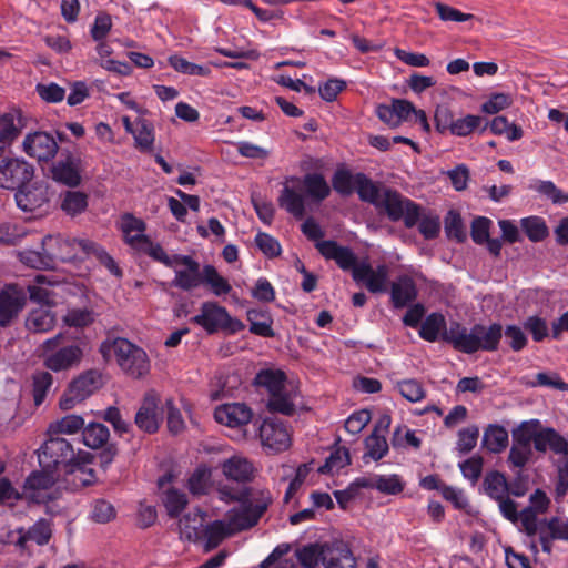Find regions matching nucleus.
Masks as SVG:
<instances>
[{
    "instance_id": "8",
    "label": "nucleus",
    "mask_w": 568,
    "mask_h": 568,
    "mask_svg": "<svg viewBox=\"0 0 568 568\" xmlns=\"http://www.w3.org/2000/svg\"><path fill=\"white\" fill-rule=\"evenodd\" d=\"M375 207L384 211L393 222L403 220L408 229L415 226L420 217V206L418 204L389 187H383L381 202Z\"/></svg>"
},
{
    "instance_id": "22",
    "label": "nucleus",
    "mask_w": 568,
    "mask_h": 568,
    "mask_svg": "<svg viewBox=\"0 0 568 568\" xmlns=\"http://www.w3.org/2000/svg\"><path fill=\"white\" fill-rule=\"evenodd\" d=\"M224 476L233 481L246 484L254 478L255 467L243 455L235 454L220 463Z\"/></svg>"
},
{
    "instance_id": "62",
    "label": "nucleus",
    "mask_w": 568,
    "mask_h": 568,
    "mask_svg": "<svg viewBox=\"0 0 568 568\" xmlns=\"http://www.w3.org/2000/svg\"><path fill=\"white\" fill-rule=\"evenodd\" d=\"M52 537L51 523L47 519H39L28 529V538L39 546L47 545Z\"/></svg>"
},
{
    "instance_id": "20",
    "label": "nucleus",
    "mask_w": 568,
    "mask_h": 568,
    "mask_svg": "<svg viewBox=\"0 0 568 568\" xmlns=\"http://www.w3.org/2000/svg\"><path fill=\"white\" fill-rule=\"evenodd\" d=\"M252 410L241 403L223 404L215 407V422L230 428H242L252 419Z\"/></svg>"
},
{
    "instance_id": "48",
    "label": "nucleus",
    "mask_w": 568,
    "mask_h": 568,
    "mask_svg": "<svg viewBox=\"0 0 568 568\" xmlns=\"http://www.w3.org/2000/svg\"><path fill=\"white\" fill-rule=\"evenodd\" d=\"M95 320L92 310L88 307L69 308L63 316V323L69 327L82 328L91 325Z\"/></svg>"
},
{
    "instance_id": "50",
    "label": "nucleus",
    "mask_w": 568,
    "mask_h": 568,
    "mask_svg": "<svg viewBox=\"0 0 568 568\" xmlns=\"http://www.w3.org/2000/svg\"><path fill=\"white\" fill-rule=\"evenodd\" d=\"M364 486L375 488L388 495H397L404 489V485L398 475L375 476L369 484H364Z\"/></svg>"
},
{
    "instance_id": "7",
    "label": "nucleus",
    "mask_w": 568,
    "mask_h": 568,
    "mask_svg": "<svg viewBox=\"0 0 568 568\" xmlns=\"http://www.w3.org/2000/svg\"><path fill=\"white\" fill-rule=\"evenodd\" d=\"M174 271L172 285L183 291H191L205 284H213V266L201 265L190 255L174 254L170 266Z\"/></svg>"
},
{
    "instance_id": "29",
    "label": "nucleus",
    "mask_w": 568,
    "mask_h": 568,
    "mask_svg": "<svg viewBox=\"0 0 568 568\" xmlns=\"http://www.w3.org/2000/svg\"><path fill=\"white\" fill-rule=\"evenodd\" d=\"M448 329L445 316L439 312H433L420 324L418 335L422 339L434 343L439 338L444 341Z\"/></svg>"
},
{
    "instance_id": "1",
    "label": "nucleus",
    "mask_w": 568,
    "mask_h": 568,
    "mask_svg": "<svg viewBox=\"0 0 568 568\" xmlns=\"http://www.w3.org/2000/svg\"><path fill=\"white\" fill-rule=\"evenodd\" d=\"M220 500L236 503L225 513L223 519H215V547L224 538L247 530L255 525L272 503L268 491H261L257 496H251L247 487L221 486L216 489Z\"/></svg>"
},
{
    "instance_id": "26",
    "label": "nucleus",
    "mask_w": 568,
    "mask_h": 568,
    "mask_svg": "<svg viewBox=\"0 0 568 568\" xmlns=\"http://www.w3.org/2000/svg\"><path fill=\"white\" fill-rule=\"evenodd\" d=\"M534 448L545 454L547 450L568 458V440L552 427L539 428L536 434Z\"/></svg>"
},
{
    "instance_id": "58",
    "label": "nucleus",
    "mask_w": 568,
    "mask_h": 568,
    "mask_svg": "<svg viewBox=\"0 0 568 568\" xmlns=\"http://www.w3.org/2000/svg\"><path fill=\"white\" fill-rule=\"evenodd\" d=\"M132 135L134 138L136 148H139L141 151L152 150L154 143V132L145 121L136 122L135 130Z\"/></svg>"
},
{
    "instance_id": "9",
    "label": "nucleus",
    "mask_w": 568,
    "mask_h": 568,
    "mask_svg": "<svg viewBox=\"0 0 568 568\" xmlns=\"http://www.w3.org/2000/svg\"><path fill=\"white\" fill-rule=\"evenodd\" d=\"M90 240L63 239L48 235L42 240V248L48 250L53 268L57 262L81 260L91 247Z\"/></svg>"
},
{
    "instance_id": "5",
    "label": "nucleus",
    "mask_w": 568,
    "mask_h": 568,
    "mask_svg": "<svg viewBox=\"0 0 568 568\" xmlns=\"http://www.w3.org/2000/svg\"><path fill=\"white\" fill-rule=\"evenodd\" d=\"M100 352L106 361L114 358L120 368L133 378H141L150 372V359L145 351L126 338L105 341Z\"/></svg>"
},
{
    "instance_id": "15",
    "label": "nucleus",
    "mask_w": 568,
    "mask_h": 568,
    "mask_svg": "<svg viewBox=\"0 0 568 568\" xmlns=\"http://www.w3.org/2000/svg\"><path fill=\"white\" fill-rule=\"evenodd\" d=\"M353 280L364 285L371 293H382L386 291L388 280V267L385 264L377 265L373 268L367 258L359 261L354 268Z\"/></svg>"
},
{
    "instance_id": "56",
    "label": "nucleus",
    "mask_w": 568,
    "mask_h": 568,
    "mask_svg": "<svg viewBox=\"0 0 568 568\" xmlns=\"http://www.w3.org/2000/svg\"><path fill=\"white\" fill-rule=\"evenodd\" d=\"M20 261L33 268H53L48 250H24L20 253Z\"/></svg>"
},
{
    "instance_id": "25",
    "label": "nucleus",
    "mask_w": 568,
    "mask_h": 568,
    "mask_svg": "<svg viewBox=\"0 0 568 568\" xmlns=\"http://www.w3.org/2000/svg\"><path fill=\"white\" fill-rule=\"evenodd\" d=\"M28 125V116L20 110L12 108L0 114V142L11 144Z\"/></svg>"
},
{
    "instance_id": "14",
    "label": "nucleus",
    "mask_w": 568,
    "mask_h": 568,
    "mask_svg": "<svg viewBox=\"0 0 568 568\" xmlns=\"http://www.w3.org/2000/svg\"><path fill=\"white\" fill-rule=\"evenodd\" d=\"M27 303L26 292L16 284L0 291V326L6 327L18 317Z\"/></svg>"
},
{
    "instance_id": "59",
    "label": "nucleus",
    "mask_w": 568,
    "mask_h": 568,
    "mask_svg": "<svg viewBox=\"0 0 568 568\" xmlns=\"http://www.w3.org/2000/svg\"><path fill=\"white\" fill-rule=\"evenodd\" d=\"M254 242L258 250L268 258L277 257L282 253L280 242L267 233L258 232L255 235Z\"/></svg>"
},
{
    "instance_id": "3",
    "label": "nucleus",
    "mask_w": 568,
    "mask_h": 568,
    "mask_svg": "<svg viewBox=\"0 0 568 568\" xmlns=\"http://www.w3.org/2000/svg\"><path fill=\"white\" fill-rule=\"evenodd\" d=\"M501 337L503 326L499 323H493L489 326L475 324L467 329L459 322H452L444 336V342L450 344L456 351L474 354L478 351H497Z\"/></svg>"
},
{
    "instance_id": "42",
    "label": "nucleus",
    "mask_w": 568,
    "mask_h": 568,
    "mask_svg": "<svg viewBox=\"0 0 568 568\" xmlns=\"http://www.w3.org/2000/svg\"><path fill=\"white\" fill-rule=\"evenodd\" d=\"M520 226L531 242H541L549 235L548 226L540 216H528L520 220Z\"/></svg>"
},
{
    "instance_id": "10",
    "label": "nucleus",
    "mask_w": 568,
    "mask_h": 568,
    "mask_svg": "<svg viewBox=\"0 0 568 568\" xmlns=\"http://www.w3.org/2000/svg\"><path fill=\"white\" fill-rule=\"evenodd\" d=\"M73 455V447L69 440L62 437L49 436V439L38 449L39 465L43 469L60 473V468L67 469L69 458Z\"/></svg>"
},
{
    "instance_id": "44",
    "label": "nucleus",
    "mask_w": 568,
    "mask_h": 568,
    "mask_svg": "<svg viewBox=\"0 0 568 568\" xmlns=\"http://www.w3.org/2000/svg\"><path fill=\"white\" fill-rule=\"evenodd\" d=\"M51 282L44 275H37L34 283L28 285L30 300L43 305H53V294L48 287Z\"/></svg>"
},
{
    "instance_id": "54",
    "label": "nucleus",
    "mask_w": 568,
    "mask_h": 568,
    "mask_svg": "<svg viewBox=\"0 0 568 568\" xmlns=\"http://www.w3.org/2000/svg\"><path fill=\"white\" fill-rule=\"evenodd\" d=\"M89 246L91 247L88 250L85 256H94L111 274L116 277L122 276V271L114 258L101 245L91 241Z\"/></svg>"
},
{
    "instance_id": "39",
    "label": "nucleus",
    "mask_w": 568,
    "mask_h": 568,
    "mask_svg": "<svg viewBox=\"0 0 568 568\" xmlns=\"http://www.w3.org/2000/svg\"><path fill=\"white\" fill-rule=\"evenodd\" d=\"M508 432L500 425H489L484 432L483 445L490 453H500L508 445Z\"/></svg>"
},
{
    "instance_id": "51",
    "label": "nucleus",
    "mask_w": 568,
    "mask_h": 568,
    "mask_svg": "<svg viewBox=\"0 0 568 568\" xmlns=\"http://www.w3.org/2000/svg\"><path fill=\"white\" fill-rule=\"evenodd\" d=\"M333 189L342 196H349L356 189V174L348 170H337L332 176Z\"/></svg>"
},
{
    "instance_id": "41",
    "label": "nucleus",
    "mask_w": 568,
    "mask_h": 568,
    "mask_svg": "<svg viewBox=\"0 0 568 568\" xmlns=\"http://www.w3.org/2000/svg\"><path fill=\"white\" fill-rule=\"evenodd\" d=\"M53 385V376L48 371H36L32 374V395L37 406H40Z\"/></svg>"
},
{
    "instance_id": "45",
    "label": "nucleus",
    "mask_w": 568,
    "mask_h": 568,
    "mask_svg": "<svg viewBox=\"0 0 568 568\" xmlns=\"http://www.w3.org/2000/svg\"><path fill=\"white\" fill-rule=\"evenodd\" d=\"M245 328L242 321L230 315L223 306L215 305V331H222L226 335L240 333Z\"/></svg>"
},
{
    "instance_id": "37",
    "label": "nucleus",
    "mask_w": 568,
    "mask_h": 568,
    "mask_svg": "<svg viewBox=\"0 0 568 568\" xmlns=\"http://www.w3.org/2000/svg\"><path fill=\"white\" fill-rule=\"evenodd\" d=\"M355 191L362 201L374 206L378 205L383 194V187H379L364 173H356Z\"/></svg>"
},
{
    "instance_id": "55",
    "label": "nucleus",
    "mask_w": 568,
    "mask_h": 568,
    "mask_svg": "<svg viewBox=\"0 0 568 568\" xmlns=\"http://www.w3.org/2000/svg\"><path fill=\"white\" fill-rule=\"evenodd\" d=\"M169 516H179L187 505V497L183 491L170 488L165 491L163 499Z\"/></svg>"
},
{
    "instance_id": "63",
    "label": "nucleus",
    "mask_w": 568,
    "mask_h": 568,
    "mask_svg": "<svg viewBox=\"0 0 568 568\" xmlns=\"http://www.w3.org/2000/svg\"><path fill=\"white\" fill-rule=\"evenodd\" d=\"M535 190L550 200L554 204L568 202V193L564 192L552 181H538Z\"/></svg>"
},
{
    "instance_id": "4",
    "label": "nucleus",
    "mask_w": 568,
    "mask_h": 568,
    "mask_svg": "<svg viewBox=\"0 0 568 568\" xmlns=\"http://www.w3.org/2000/svg\"><path fill=\"white\" fill-rule=\"evenodd\" d=\"M85 343L81 339L65 342L62 333L45 339L39 346V357L43 366L53 373L77 368L84 356Z\"/></svg>"
},
{
    "instance_id": "52",
    "label": "nucleus",
    "mask_w": 568,
    "mask_h": 568,
    "mask_svg": "<svg viewBox=\"0 0 568 568\" xmlns=\"http://www.w3.org/2000/svg\"><path fill=\"white\" fill-rule=\"evenodd\" d=\"M539 428V419L521 422L518 428L513 432V440L531 447V443H535L536 434H538Z\"/></svg>"
},
{
    "instance_id": "18",
    "label": "nucleus",
    "mask_w": 568,
    "mask_h": 568,
    "mask_svg": "<svg viewBox=\"0 0 568 568\" xmlns=\"http://www.w3.org/2000/svg\"><path fill=\"white\" fill-rule=\"evenodd\" d=\"M162 420L159 408V396L154 392L145 394L143 402L135 414V425L144 433H155Z\"/></svg>"
},
{
    "instance_id": "12",
    "label": "nucleus",
    "mask_w": 568,
    "mask_h": 568,
    "mask_svg": "<svg viewBox=\"0 0 568 568\" xmlns=\"http://www.w3.org/2000/svg\"><path fill=\"white\" fill-rule=\"evenodd\" d=\"M34 174L33 165L23 159L6 158L0 161V187L19 190L29 183Z\"/></svg>"
},
{
    "instance_id": "17",
    "label": "nucleus",
    "mask_w": 568,
    "mask_h": 568,
    "mask_svg": "<svg viewBox=\"0 0 568 568\" xmlns=\"http://www.w3.org/2000/svg\"><path fill=\"white\" fill-rule=\"evenodd\" d=\"M184 528L187 530L189 538L195 540H205L204 550L210 551L213 547V524L210 515L201 509L187 514L184 518Z\"/></svg>"
},
{
    "instance_id": "31",
    "label": "nucleus",
    "mask_w": 568,
    "mask_h": 568,
    "mask_svg": "<svg viewBox=\"0 0 568 568\" xmlns=\"http://www.w3.org/2000/svg\"><path fill=\"white\" fill-rule=\"evenodd\" d=\"M250 332L261 337H274L273 317L268 310L250 308L246 312Z\"/></svg>"
},
{
    "instance_id": "60",
    "label": "nucleus",
    "mask_w": 568,
    "mask_h": 568,
    "mask_svg": "<svg viewBox=\"0 0 568 568\" xmlns=\"http://www.w3.org/2000/svg\"><path fill=\"white\" fill-rule=\"evenodd\" d=\"M479 436V429L477 426H469L458 432V439L456 443V450L460 455H465L474 449L477 444Z\"/></svg>"
},
{
    "instance_id": "46",
    "label": "nucleus",
    "mask_w": 568,
    "mask_h": 568,
    "mask_svg": "<svg viewBox=\"0 0 568 568\" xmlns=\"http://www.w3.org/2000/svg\"><path fill=\"white\" fill-rule=\"evenodd\" d=\"M88 207V195L80 191H67L62 195L61 209L68 215L75 216Z\"/></svg>"
},
{
    "instance_id": "57",
    "label": "nucleus",
    "mask_w": 568,
    "mask_h": 568,
    "mask_svg": "<svg viewBox=\"0 0 568 568\" xmlns=\"http://www.w3.org/2000/svg\"><path fill=\"white\" fill-rule=\"evenodd\" d=\"M400 395L410 403H418L425 397L423 385L417 379H404L396 385Z\"/></svg>"
},
{
    "instance_id": "32",
    "label": "nucleus",
    "mask_w": 568,
    "mask_h": 568,
    "mask_svg": "<svg viewBox=\"0 0 568 568\" xmlns=\"http://www.w3.org/2000/svg\"><path fill=\"white\" fill-rule=\"evenodd\" d=\"M286 374L282 369L262 368L256 373L253 385L257 389H263L268 397L278 390L286 383Z\"/></svg>"
},
{
    "instance_id": "64",
    "label": "nucleus",
    "mask_w": 568,
    "mask_h": 568,
    "mask_svg": "<svg viewBox=\"0 0 568 568\" xmlns=\"http://www.w3.org/2000/svg\"><path fill=\"white\" fill-rule=\"evenodd\" d=\"M513 104V99L507 93H493L487 101H485L480 110L486 114H497L498 112L509 108Z\"/></svg>"
},
{
    "instance_id": "33",
    "label": "nucleus",
    "mask_w": 568,
    "mask_h": 568,
    "mask_svg": "<svg viewBox=\"0 0 568 568\" xmlns=\"http://www.w3.org/2000/svg\"><path fill=\"white\" fill-rule=\"evenodd\" d=\"M97 42L98 44L95 50L99 55L98 61L103 69L122 75H128L131 73L130 64L111 59L113 49L106 40H100Z\"/></svg>"
},
{
    "instance_id": "30",
    "label": "nucleus",
    "mask_w": 568,
    "mask_h": 568,
    "mask_svg": "<svg viewBox=\"0 0 568 568\" xmlns=\"http://www.w3.org/2000/svg\"><path fill=\"white\" fill-rule=\"evenodd\" d=\"M324 566L325 568H354L355 559L347 546L343 544H325Z\"/></svg>"
},
{
    "instance_id": "13",
    "label": "nucleus",
    "mask_w": 568,
    "mask_h": 568,
    "mask_svg": "<svg viewBox=\"0 0 568 568\" xmlns=\"http://www.w3.org/2000/svg\"><path fill=\"white\" fill-rule=\"evenodd\" d=\"M258 436L263 448L268 454H278L286 450L291 444V433L287 426L277 419L266 418L260 426Z\"/></svg>"
},
{
    "instance_id": "16",
    "label": "nucleus",
    "mask_w": 568,
    "mask_h": 568,
    "mask_svg": "<svg viewBox=\"0 0 568 568\" xmlns=\"http://www.w3.org/2000/svg\"><path fill=\"white\" fill-rule=\"evenodd\" d=\"M22 150L38 161H49L55 156L59 146L52 135L43 131H36L26 135Z\"/></svg>"
},
{
    "instance_id": "24",
    "label": "nucleus",
    "mask_w": 568,
    "mask_h": 568,
    "mask_svg": "<svg viewBox=\"0 0 568 568\" xmlns=\"http://www.w3.org/2000/svg\"><path fill=\"white\" fill-rule=\"evenodd\" d=\"M52 179L69 187H75L81 183V162L79 159L68 155L55 162L51 168Z\"/></svg>"
},
{
    "instance_id": "6",
    "label": "nucleus",
    "mask_w": 568,
    "mask_h": 568,
    "mask_svg": "<svg viewBox=\"0 0 568 568\" xmlns=\"http://www.w3.org/2000/svg\"><path fill=\"white\" fill-rule=\"evenodd\" d=\"M60 476V473L43 468L33 471L23 486L26 498L31 503L44 505L47 513L52 516L60 514L63 508L57 501L61 497V490L55 486Z\"/></svg>"
},
{
    "instance_id": "35",
    "label": "nucleus",
    "mask_w": 568,
    "mask_h": 568,
    "mask_svg": "<svg viewBox=\"0 0 568 568\" xmlns=\"http://www.w3.org/2000/svg\"><path fill=\"white\" fill-rule=\"evenodd\" d=\"M54 325V314L49 308L44 307L32 310L26 320V327L32 333H47L51 331Z\"/></svg>"
},
{
    "instance_id": "19",
    "label": "nucleus",
    "mask_w": 568,
    "mask_h": 568,
    "mask_svg": "<svg viewBox=\"0 0 568 568\" xmlns=\"http://www.w3.org/2000/svg\"><path fill=\"white\" fill-rule=\"evenodd\" d=\"M316 248L326 260H333L337 266L343 271H351L354 274V268L359 264L355 253L347 246L339 245L336 241L327 240L316 243Z\"/></svg>"
},
{
    "instance_id": "36",
    "label": "nucleus",
    "mask_w": 568,
    "mask_h": 568,
    "mask_svg": "<svg viewBox=\"0 0 568 568\" xmlns=\"http://www.w3.org/2000/svg\"><path fill=\"white\" fill-rule=\"evenodd\" d=\"M110 438L109 428L101 423H89L82 430V443L91 449L103 448Z\"/></svg>"
},
{
    "instance_id": "49",
    "label": "nucleus",
    "mask_w": 568,
    "mask_h": 568,
    "mask_svg": "<svg viewBox=\"0 0 568 568\" xmlns=\"http://www.w3.org/2000/svg\"><path fill=\"white\" fill-rule=\"evenodd\" d=\"M486 494L493 499H501L508 490L506 477L499 471H490L484 479Z\"/></svg>"
},
{
    "instance_id": "34",
    "label": "nucleus",
    "mask_w": 568,
    "mask_h": 568,
    "mask_svg": "<svg viewBox=\"0 0 568 568\" xmlns=\"http://www.w3.org/2000/svg\"><path fill=\"white\" fill-rule=\"evenodd\" d=\"M84 424V418L80 415H65L51 422L47 428V434L55 437H60V435H74L83 430Z\"/></svg>"
},
{
    "instance_id": "43",
    "label": "nucleus",
    "mask_w": 568,
    "mask_h": 568,
    "mask_svg": "<svg viewBox=\"0 0 568 568\" xmlns=\"http://www.w3.org/2000/svg\"><path fill=\"white\" fill-rule=\"evenodd\" d=\"M187 486L193 495H205L212 486V471L207 466H199L187 480Z\"/></svg>"
},
{
    "instance_id": "11",
    "label": "nucleus",
    "mask_w": 568,
    "mask_h": 568,
    "mask_svg": "<svg viewBox=\"0 0 568 568\" xmlns=\"http://www.w3.org/2000/svg\"><path fill=\"white\" fill-rule=\"evenodd\" d=\"M100 375L94 371H88L75 377L60 397L59 407L62 410L73 409L100 387Z\"/></svg>"
},
{
    "instance_id": "27",
    "label": "nucleus",
    "mask_w": 568,
    "mask_h": 568,
    "mask_svg": "<svg viewBox=\"0 0 568 568\" xmlns=\"http://www.w3.org/2000/svg\"><path fill=\"white\" fill-rule=\"evenodd\" d=\"M298 390L285 383L278 390L267 397L266 408L271 413H278L285 416H292L296 409V399Z\"/></svg>"
},
{
    "instance_id": "61",
    "label": "nucleus",
    "mask_w": 568,
    "mask_h": 568,
    "mask_svg": "<svg viewBox=\"0 0 568 568\" xmlns=\"http://www.w3.org/2000/svg\"><path fill=\"white\" fill-rule=\"evenodd\" d=\"M234 146L241 156L251 160L265 161L271 154L268 149L260 146L250 141H239L234 143Z\"/></svg>"
},
{
    "instance_id": "47",
    "label": "nucleus",
    "mask_w": 568,
    "mask_h": 568,
    "mask_svg": "<svg viewBox=\"0 0 568 568\" xmlns=\"http://www.w3.org/2000/svg\"><path fill=\"white\" fill-rule=\"evenodd\" d=\"M324 545L310 544L297 550V559L304 568H315L324 565Z\"/></svg>"
},
{
    "instance_id": "40",
    "label": "nucleus",
    "mask_w": 568,
    "mask_h": 568,
    "mask_svg": "<svg viewBox=\"0 0 568 568\" xmlns=\"http://www.w3.org/2000/svg\"><path fill=\"white\" fill-rule=\"evenodd\" d=\"M365 454L363 455V459L366 462L367 459L377 462L385 457L389 452V446L384 434L371 433L365 440Z\"/></svg>"
},
{
    "instance_id": "21",
    "label": "nucleus",
    "mask_w": 568,
    "mask_h": 568,
    "mask_svg": "<svg viewBox=\"0 0 568 568\" xmlns=\"http://www.w3.org/2000/svg\"><path fill=\"white\" fill-rule=\"evenodd\" d=\"M119 227L122 232L124 243L135 252H139L150 239L145 234L146 224L144 221L132 214L126 213L122 215Z\"/></svg>"
},
{
    "instance_id": "2",
    "label": "nucleus",
    "mask_w": 568,
    "mask_h": 568,
    "mask_svg": "<svg viewBox=\"0 0 568 568\" xmlns=\"http://www.w3.org/2000/svg\"><path fill=\"white\" fill-rule=\"evenodd\" d=\"M331 194V186L321 173H306L302 179L290 176L283 184L277 202L280 207L301 220L304 217L306 196L321 203Z\"/></svg>"
},
{
    "instance_id": "28",
    "label": "nucleus",
    "mask_w": 568,
    "mask_h": 568,
    "mask_svg": "<svg viewBox=\"0 0 568 568\" xmlns=\"http://www.w3.org/2000/svg\"><path fill=\"white\" fill-rule=\"evenodd\" d=\"M17 205L26 212H32L49 202V190L44 183H36L31 187L19 189L16 193Z\"/></svg>"
},
{
    "instance_id": "53",
    "label": "nucleus",
    "mask_w": 568,
    "mask_h": 568,
    "mask_svg": "<svg viewBox=\"0 0 568 568\" xmlns=\"http://www.w3.org/2000/svg\"><path fill=\"white\" fill-rule=\"evenodd\" d=\"M65 474L70 477L67 481L75 489L95 483L94 470L90 467H84V465L81 467H71L65 470Z\"/></svg>"
},
{
    "instance_id": "38",
    "label": "nucleus",
    "mask_w": 568,
    "mask_h": 568,
    "mask_svg": "<svg viewBox=\"0 0 568 568\" xmlns=\"http://www.w3.org/2000/svg\"><path fill=\"white\" fill-rule=\"evenodd\" d=\"M488 123H484V119L479 115L467 114L465 116L455 119L450 134L455 136H467L474 131L478 130L480 133L487 130Z\"/></svg>"
},
{
    "instance_id": "23",
    "label": "nucleus",
    "mask_w": 568,
    "mask_h": 568,
    "mask_svg": "<svg viewBox=\"0 0 568 568\" xmlns=\"http://www.w3.org/2000/svg\"><path fill=\"white\" fill-rule=\"evenodd\" d=\"M418 295L414 278L403 274L396 277L390 285L389 296L394 308H404L410 305Z\"/></svg>"
}]
</instances>
